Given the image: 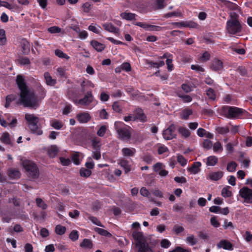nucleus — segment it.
Returning <instances> with one entry per match:
<instances>
[{"label": "nucleus", "instance_id": "obj_5", "mask_svg": "<svg viewBox=\"0 0 252 252\" xmlns=\"http://www.w3.org/2000/svg\"><path fill=\"white\" fill-rule=\"evenodd\" d=\"M68 95L69 98L77 106L89 105L93 100V96L91 92H88L83 98L79 100L77 98L71 96L69 94Z\"/></svg>", "mask_w": 252, "mask_h": 252}, {"label": "nucleus", "instance_id": "obj_37", "mask_svg": "<svg viewBox=\"0 0 252 252\" xmlns=\"http://www.w3.org/2000/svg\"><path fill=\"white\" fill-rule=\"evenodd\" d=\"M192 114V111L191 109H186L182 111L181 114V117L182 119L187 120L189 116Z\"/></svg>", "mask_w": 252, "mask_h": 252}, {"label": "nucleus", "instance_id": "obj_21", "mask_svg": "<svg viewBox=\"0 0 252 252\" xmlns=\"http://www.w3.org/2000/svg\"><path fill=\"white\" fill-rule=\"evenodd\" d=\"M201 165V164L200 162H196L188 169V171L191 174H196L200 171V167Z\"/></svg>", "mask_w": 252, "mask_h": 252}, {"label": "nucleus", "instance_id": "obj_35", "mask_svg": "<svg viewBox=\"0 0 252 252\" xmlns=\"http://www.w3.org/2000/svg\"><path fill=\"white\" fill-rule=\"evenodd\" d=\"M66 229L65 226L61 225H57L55 227V232L57 234L59 235H62L64 234L66 232Z\"/></svg>", "mask_w": 252, "mask_h": 252}, {"label": "nucleus", "instance_id": "obj_59", "mask_svg": "<svg viewBox=\"0 0 252 252\" xmlns=\"http://www.w3.org/2000/svg\"><path fill=\"white\" fill-rule=\"evenodd\" d=\"M80 212L77 210H74L71 212H69L68 215L72 219H77L79 216Z\"/></svg>", "mask_w": 252, "mask_h": 252}, {"label": "nucleus", "instance_id": "obj_55", "mask_svg": "<svg viewBox=\"0 0 252 252\" xmlns=\"http://www.w3.org/2000/svg\"><path fill=\"white\" fill-rule=\"evenodd\" d=\"M140 193L141 195L148 198L150 197V193L149 190L145 187H142L140 190Z\"/></svg>", "mask_w": 252, "mask_h": 252}, {"label": "nucleus", "instance_id": "obj_64", "mask_svg": "<svg viewBox=\"0 0 252 252\" xmlns=\"http://www.w3.org/2000/svg\"><path fill=\"white\" fill-rule=\"evenodd\" d=\"M60 160L61 164L63 166H68L71 163V161L69 158L61 157Z\"/></svg>", "mask_w": 252, "mask_h": 252}, {"label": "nucleus", "instance_id": "obj_14", "mask_svg": "<svg viewBox=\"0 0 252 252\" xmlns=\"http://www.w3.org/2000/svg\"><path fill=\"white\" fill-rule=\"evenodd\" d=\"M223 176V172L218 171L209 173L207 176V179L212 181H217L220 179Z\"/></svg>", "mask_w": 252, "mask_h": 252}, {"label": "nucleus", "instance_id": "obj_36", "mask_svg": "<svg viewBox=\"0 0 252 252\" xmlns=\"http://www.w3.org/2000/svg\"><path fill=\"white\" fill-rule=\"evenodd\" d=\"M121 17L127 20H132L135 19V14L132 13L123 12L121 14Z\"/></svg>", "mask_w": 252, "mask_h": 252}, {"label": "nucleus", "instance_id": "obj_20", "mask_svg": "<svg viewBox=\"0 0 252 252\" xmlns=\"http://www.w3.org/2000/svg\"><path fill=\"white\" fill-rule=\"evenodd\" d=\"M186 242L190 246H194L198 242V240L193 234H188L186 238Z\"/></svg>", "mask_w": 252, "mask_h": 252}, {"label": "nucleus", "instance_id": "obj_60", "mask_svg": "<svg viewBox=\"0 0 252 252\" xmlns=\"http://www.w3.org/2000/svg\"><path fill=\"white\" fill-rule=\"evenodd\" d=\"M178 162L183 166L186 165L187 163V160L182 155H179L177 157Z\"/></svg>", "mask_w": 252, "mask_h": 252}, {"label": "nucleus", "instance_id": "obj_18", "mask_svg": "<svg viewBox=\"0 0 252 252\" xmlns=\"http://www.w3.org/2000/svg\"><path fill=\"white\" fill-rule=\"evenodd\" d=\"M211 68L214 71L221 70L223 68L222 62L220 60L215 59L212 62Z\"/></svg>", "mask_w": 252, "mask_h": 252}, {"label": "nucleus", "instance_id": "obj_28", "mask_svg": "<svg viewBox=\"0 0 252 252\" xmlns=\"http://www.w3.org/2000/svg\"><path fill=\"white\" fill-rule=\"evenodd\" d=\"M231 187L228 186L224 187L221 190V194L223 197H229L232 195V192L230 190Z\"/></svg>", "mask_w": 252, "mask_h": 252}, {"label": "nucleus", "instance_id": "obj_6", "mask_svg": "<svg viewBox=\"0 0 252 252\" xmlns=\"http://www.w3.org/2000/svg\"><path fill=\"white\" fill-rule=\"evenodd\" d=\"M226 30L230 34H235L241 31V26L236 18L232 19L227 22Z\"/></svg>", "mask_w": 252, "mask_h": 252}, {"label": "nucleus", "instance_id": "obj_51", "mask_svg": "<svg viewBox=\"0 0 252 252\" xmlns=\"http://www.w3.org/2000/svg\"><path fill=\"white\" fill-rule=\"evenodd\" d=\"M206 94L208 98L211 100H215L216 98V94L214 90L209 88L206 92Z\"/></svg>", "mask_w": 252, "mask_h": 252}, {"label": "nucleus", "instance_id": "obj_13", "mask_svg": "<svg viewBox=\"0 0 252 252\" xmlns=\"http://www.w3.org/2000/svg\"><path fill=\"white\" fill-rule=\"evenodd\" d=\"M25 119L27 121L29 127L31 125L37 124L39 118L34 114L27 113L25 114Z\"/></svg>", "mask_w": 252, "mask_h": 252}, {"label": "nucleus", "instance_id": "obj_25", "mask_svg": "<svg viewBox=\"0 0 252 252\" xmlns=\"http://www.w3.org/2000/svg\"><path fill=\"white\" fill-rule=\"evenodd\" d=\"M44 77L47 85L54 86L56 84V80L53 79L48 72L44 73Z\"/></svg>", "mask_w": 252, "mask_h": 252}, {"label": "nucleus", "instance_id": "obj_38", "mask_svg": "<svg viewBox=\"0 0 252 252\" xmlns=\"http://www.w3.org/2000/svg\"><path fill=\"white\" fill-rule=\"evenodd\" d=\"M91 174V170L87 169L85 168H82L80 170V175L82 177L88 178L90 177Z\"/></svg>", "mask_w": 252, "mask_h": 252}, {"label": "nucleus", "instance_id": "obj_24", "mask_svg": "<svg viewBox=\"0 0 252 252\" xmlns=\"http://www.w3.org/2000/svg\"><path fill=\"white\" fill-rule=\"evenodd\" d=\"M218 162V158L215 156H211L208 157L206 159L207 166H215Z\"/></svg>", "mask_w": 252, "mask_h": 252}, {"label": "nucleus", "instance_id": "obj_3", "mask_svg": "<svg viewBox=\"0 0 252 252\" xmlns=\"http://www.w3.org/2000/svg\"><path fill=\"white\" fill-rule=\"evenodd\" d=\"M21 162L30 177L32 179H36L38 177L39 171L34 162L26 158H22Z\"/></svg>", "mask_w": 252, "mask_h": 252}, {"label": "nucleus", "instance_id": "obj_30", "mask_svg": "<svg viewBox=\"0 0 252 252\" xmlns=\"http://www.w3.org/2000/svg\"><path fill=\"white\" fill-rule=\"evenodd\" d=\"M82 92H84L86 90V88L88 87L94 88V84L90 80H84L81 84Z\"/></svg>", "mask_w": 252, "mask_h": 252}, {"label": "nucleus", "instance_id": "obj_46", "mask_svg": "<svg viewBox=\"0 0 252 252\" xmlns=\"http://www.w3.org/2000/svg\"><path fill=\"white\" fill-rule=\"evenodd\" d=\"M107 129V126L105 125H103L100 127L97 131V134L100 137H103L105 135Z\"/></svg>", "mask_w": 252, "mask_h": 252}, {"label": "nucleus", "instance_id": "obj_4", "mask_svg": "<svg viewBox=\"0 0 252 252\" xmlns=\"http://www.w3.org/2000/svg\"><path fill=\"white\" fill-rule=\"evenodd\" d=\"M114 126L118 135V137L120 139L128 140L130 138L131 133L123 122H116Z\"/></svg>", "mask_w": 252, "mask_h": 252}, {"label": "nucleus", "instance_id": "obj_26", "mask_svg": "<svg viewBox=\"0 0 252 252\" xmlns=\"http://www.w3.org/2000/svg\"><path fill=\"white\" fill-rule=\"evenodd\" d=\"M47 152L51 158H54L58 153V148L56 145H52L48 148Z\"/></svg>", "mask_w": 252, "mask_h": 252}, {"label": "nucleus", "instance_id": "obj_45", "mask_svg": "<svg viewBox=\"0 0 252 252\" xmlns=\"http://www.w3.org/2000/svg\"><path fill=\"white\" fill-rule=\"evenodd\" d=\"M185 230L184 228L181 225L178 224H175L173 227L172 231L176 234H179L183 232Z\"/></svg>", "mask_w": 252, "mask_h": 252}, {"label": "nucleus", "instance_id": "obj_39", "mask_svg": "<svg viewBox=\"0 0 252 252\" xmlns=\"http://www.w3.org/2000/svg\"><path fill=\"white\" fill-rule=\"evenodd\" d=\"M81 8L84 13H88L92 8V5L89 2H86L82 4Z\"/></svg>", "mask_w": 252, "mask_h": 252}, {"label": "nucleus", "instance_id": "obj_62", "mask_svg": "<svg viewBox=\"0 0 252 252\" xmlns=\"http://www.w3.org/2000/svg\"><path fill=\"white\" fill-rule=\"evenodd\" d=\"M171 244V243L166 239H162L160 242V246L162 248L167 249Z\"/></svg>", "mask_w": 252, "mask_h": 252}, {"label": "nucleus", "instance_id": "obj_32", "mask_svg": "<svg viewBox=\"0 0 252 252\" xmlns=\"http://www.w3.org/2000/svg\"><path fill=\"white\" fill-rule=\"evenodd\" d=\"M80 246L85 249H91L93 247V244L90 240L85 239L82 242L80 243Z\"/></svg>", "mask_w": 252, "mask_h": 252}, {"label": "nucleus", "instance_id": "obj_57", "mask_svg": "<svg viewBox=\"0 0 252 252\" xmlns=\"http://www.w3.org/2000/svg\"><path fill=\"white\" fill-rule=\"evenodd\" d=\"M202 145L203 147L207 150L210 149L213 147L212 142L210 140L207 139L204 140Z\"/></svg>", "mask_w": 252, "mask_h": 252}, {"label": "nucleus", "instance_id": "obj_8", "mask_svg": "<svg viewBox=\"0 0 252 252\" xmlns=\"http://www.w3.org/2000/svg\"><path fill=\"white\" fill-rule=\"evenodd\" d=\"M239 194L244 199L245 203H252V189L243 187L239 190Z\"/></svg>", "mask_w": 252, "mask_h": 252}, {"label": "nucleus", "instance_id": "obj_58", "mask_svg": "<svg viewBox=\"0 0 252 252\" xmlns=\"http://www.w3.org/2000/svg\"><path fill=\"white\" fill-rule=\"evenodd\" d=\"M198 25L197 23L192 21H186L185 27H189L190 28H197Z\"/></svg>", "mask_w": 252, "mask_h": 252}, {"label": "nucleus", "instance_id": "obj_61", "mask_svg": "<svg viewBox=\"0 0 252 252\" xmlns=\"http://www.w3.org/2000/svg\"><path fill=\"white\" fill-rule=\"evenodd\" d=\"M48 31L51 33H55L61 32V29L60 28L58 27L53 26L48 28Z\"/></svg>", "mask_w": 252, "mask_h": 252}, {"label": "nucleus", "instance_id": "obj_11", "mask_svg": "<svg viewBox=\"0 0 252 252\" xmlns=\"http://www.w3.org/2000/svg\"><path fill=\"white\" fill-rule=\"evenodd\" d=\"M0 141L5 145L12 146L14 140L8 132H4L0 136Z\"/></svg>", "mask_w": 252, "mask_h": 252}, {"label": "nucleus", "instance_id": "obj_50", "mask_svg": "<svg viewBox=\"0 0 252 252\" xmlns=\"http://www.w3.org/2000/svg\"><path fill=\"white\" fill-rule=\"evenodd\" d=\"M69 238L72 241H76L79 238L78 232L77 230H72L69 234Z\"/></svg>", "mask_w": 252, "mask_h": 252}, {"label": "nucleus", "instance_id": "obj_48", "mask_svg": "<svg viewBox=\"0 0 252 252\" xmlns=\"http://www.w3.org/2000/svg\"><path fill=\"white\" fill-rule=\"evenodd\" d=\"M9 176L11 178H18L20 177V173L17 170H10L9 171Z\"/></svg>", "mask_w": 252, "mask_h": 252}, {"label": "nucleus", "instance_id": "obj_1", "mask_svg": "<svg viewBox=\"0 0 252 252\" xmlns=\"http://www.w3.org/2000/svg\"><path fill=\"white\" fill-rule=\"evenodd\" d=\"M16 83L20 90L19 103L24 107L35 108L38 106V101L33 91L28 90L22 76L18 75Z\"/></svg>", "mask_w": 252, "mask_h": 252}, {"label": "nucleus", "instance_id": "obj_27", "mask_svg": "<svg viewBox=\"0 0 252 252\" xmlns=\"http://www.w3.org/2000/svg\"><path fill=\"white\" fill-rule=\"evenodd\" d=\"M31 132L32 133H34L37 135H42L43 133V131L38 126L37 124L31 125L29 127Z\"/></svg>", "mask_w": 252, "mask_h": 252}, {"label": "nucleus", "instance_id": "obj_53", "mask_svg": "<svg viewBox=\"0 0 252 252\" xmlns=\"http://www.w3.org/2000/svg\"><path fill=\"white\" fill-rule=\"evenodd\" d=\"M85 166L87 169L91 170L94 166V163L92 161L91 158H88V161L85 163Z\"/></svg>", "mask_w": 252, "mask_h": 252}, {"label": "nucleus", "instance_id": "obj_17", "mask_svg": "<svg viewBox=\"0 0 252 252\" xmlns=\"http://www.w3.org/2000/svg\"><path fill=\"white\" fill-rule=\"evenodd\" d=\"M121 152L123 157H131L135 155L136 151L134 148H124L122 149Z\"/></svg>", "mask_w": 252, "mask_h": 252}, {"label": "nucleus", "instance_id": "obj_9", "mask_svg": "<svg viewBox=\"0 0 252 252\" xmlns=\"http://www.w3.org/2000/svg\"><path fill=\"white\" fill-rule=\"evenodd\" d=\"M176 127L174 125H171L167 128L164 130L162 132L163 138L166 140H171L176 137Z\"/></svg>", "mask_w": 252, "mask_h": 252}, {"label": "nucleus", "instance_id": "obj_12", "mask_svg": "<svg viewBox=\"0 0 252 252\" xmlns=\"http://www.w3.org/2000/svg\"><path fill=\"white\" fill-rule=\"evenodd\" d=\"M77 120L81 124L87 123L91 119V116L87 112H82L77 114Z\"/></svg>", "mask_w": 252, "mask_h": 252}, {"label": "nucleus", "instance_id": "obj_40", "mask_svg": "<svg viewBox=\"0 0 252 252\" xmlns=\"http://www.w3.org/2000/svg\"><path fill=\"white\" fill-rule=\"evenodd\" d=\"M92 146L95 150H100L101 143L100 140L95 138L92 140Z\"/></svg>", "mask_w": 252, "mask_h": 252}, {"label": "nucleus", "instance_id": "obj_52", "mask_svg": "<svg viewBox=\"0 0 252 252\" xmlns=\"http://www.w3.org/2000/svg\"><path fill=\"white\" fill-rule=\"evenodd\" d=\"M79 153H76L72 155L71 158L73 163L76 165H79L80 163V160L79 158Z\"/></svg>", "mask_w": 252, "mask_h": 252}, {"label": "nucleus", "instance_id": "obj_42", "mask_svg": "<svg viewBox=\"0 0 252 252\" xmlns=\"http://www.w3.org/2000/svg\"><path fill=\"white\" fill-rule=\"evenodd\" d=\"M94 230L98 234H99L101 235L107 236V237H111V234L109 232H108L107 230H106L105 229L96 227L94 229Z\"/></svg>", "mask_w": 252, "mask_h": 252}, {"label": "nucleus", "instance_id": "obj_19", "mask_svg": "<svg viewBox=\"0 0 252 252\" xmlns=\"http://www.w3.org/2000/svg\"><path fill=\"white\" fill-rule=\"evenodd\" d=\"M103 28L107 31L112 32L115 34L119 33V30L118 28L115 27L111 23H104L102 25Z\"/></svg>", "mask_w": 252, "mask_h": 252}, {"label": "nucleus", "instance_id": "obj_22", "mask_svg": "<svg viewBox=\"0 0 252 252\" xmlns=\"http://www.w3.org/2000/svg\"><path fill=\"white\" fill-rule=\"evenodd\" d=\"M91 44L93 48L98 52H101L105 47L104 44L99 43L96 40L92 41L91 42Z\"/></svg>", "mask_w": 252, "mask_h": 252}, {"label": "nucleus", "instance_id": "obj_10", "mask_svg": "<svg viewBox=\"0 0 252 252\" xmlns=\"http://www.w3.org/2000/svg\"><path fill=\"white\" fill-rule=\"evenodd\" d=\"M164 2V0H150L149 5L152 9H160L165 6Z\"/></svg>", "mask_w": 252, "mask_h": 252}, {"label": "nucleus", "instance_id": "obj_43", "mask_svg": "<svg viewBox=\"0 0 252 252\" xmlns=\"http://www.w3.org/2000/svg\"><path fill=\"white\" fill-rule=\"evenodd\" d=\"M55 55L60 58H64L66 60H68L69 59V57L66 54L64 53L63 51L59 49H56L55 51Z\"/></svg>", "mask_w": 252, "mask_h": 252}, {"label": "nucleus", "instance_id": "obj_23", "mask_svg": "<svg viewBox=\"0 0 252 252\" xmlns=\"http://www.w3.org/2000/svg\"><path fill=\"white\" fill-rule=\"evenodd\" d=\"M21 46L22 49V52L24 54H26L30 52V45L27 40L22 39L21 41Z\"/></svg>", "mask_w": 252, "mask_h": 252}, {"label": "nucleus", "instance_id": "obj_16", "mask_svg": "<svg viewBox=\"0 0 252 252\" xmlns=\"http://www.w3.org/2000/svg\"><path fill=\"white\" fill-rule=\"evenodd\" d=\"M219 249H223L224 250L231 251L233 250V246L231 243L227 240H223L220 241L217 245Z\"/></svg>", "mask_w": 252, "mask_h": 252}, {"label": "nucleus", "instance_id": "obj_34", "mask_svg": "<svg viewBox=\"0 0 252 252\" xmlns=\"http://www.w3.org/2000/svg\"><path fill=\"white\" fill-rule=\"evenodd\" d=\"M213 150L215 153H220L223 150V147L221 143L219 141H217L213 144Z\"/></svg>", "mask_w": 252, "mask_h": 252}, {"label": "nucleus", "instance_id": "obj_47", "mask_svg": "<svg viewBox=\"0 0 252 252\" xmlns=\"http://www.w3.org/2000/svg\"><path fill=\"white\" fill-rule=\"evenodd\" d=\"M237 165L235 162L232 161L228 163L226 169L228 171L233 172L236 170Z\"/></svg>", "mask_w": 252, "mask_h": 252}, {"label": "nucleus", "instance_id": "obj_54", "mask_svg": "<svg viewBox=\"0 0 252 252\" xmlns=\"http://www.w3.org/2000/svg\"><path fill=\"white\" fill-rule=\"evenodd\" d=\"M217 131L221 134L227 133L229 132V129L228 127H218L216 128Z\"/></svg>", "mask_w": 252, "mask_h": 252}, {"label": "nucleus", "instance_id": "obj_33", "mask_svg": "<svg viewBox=\"0 0 252 252\" xmlns=\"http://www.w3.org/2000/svg\"><path fill=\"white\" fill-rule=\"evenodd\" d=\"M51 126L55 129L59 130L63 127V124L61 121L54 120L51 122Z\"/></svg>", "mask_w": 252, "mask_h": 252}, {"label": "nucleus", "instance_id": "obj_15", "mask_svg": "<svg viewBox=\"0 0 252 252\" xmlns=\"http://www.w3.org/2000/svg\"><path fill=\"white\" fill-rule=\"evenodd\" d=\"M118 164L124 169L125 173H127L131 170V165L129 164L127 160L121 158L119 160Z\"/></svg>", "mask_w": 252, "mask_h": 252}, {"label": "nucleus", "instance_id": "obj_29", "mask_svg": "<svg viewBox=\"0 0 252 252\" xmlns=\"http://www.w3.org/2000/svg\"><path fill=\"white\" fill-rule=\"evenodd\" d=\"M0 6L5 7L12 11H15L18 9V6L16 5L11 4L6 1H2Z\"/></svg>", "mask_w": 252, "mask_h": 252}, {"label": "nucleus", "instance_id": "obj_2", "mask_svg": "<svg viewBox=\"0 0 252 252\" xmlns=\"http://www.w3.org/2000/svg\"><path fill=\"white\" fill-rule=\"evenodd\" d=\"M133 239L136 242L137 252H155L154 244L149 238L144 235L140 231H133L132 233Z\"/></svg>", "mask_w": 252, "mask_h": 252}, {"label": "nucleus", "instance_id": "obj_41", "mask_svg": "<svg viewBox=\"0 0 252 252\" xmlns=\"http://www.w3.org/2000/svg\"><path fill=\"white\" fill-rule=\"evenodd\" d=\"M178 130L182 136L184 137H189L190 135V131L188 129L184 127H180L179 128Z\"/></svg>", "mask_w": 252, "mask_h": 252}, {"label": "nucleus", "instance_id": "obj_49", "mask_svg": "<svg viewBox=\"0 0 252 252\" xmlns=\"http://www.w3.org/2000/svg\"><path fill=\"white\" fill-rule=\"evenodd\" d=\"M112 108L114 111L118 113L122 112V106L120 105L118 101L114 102L112 105Z\"/></svg>", "mask_w": 252, "mask_h": 252}, {"label": "nucleus", "instance_id": "obj_7", "mask_svg": "<svg viewBox=\"0 0 252 252\" xmlns=\"http://www.w3.org/2000/svg\"><path fill=\"white\" fill-rule=\"evenodd\" d=\"M227 114L226 117L229 119H236L239 117L243 113L242 109L232 106H227Z\"/></svg>", "mask_w": 252, "mask_h": 252}, {"label": "nucleus", "instance_id": "obj_31", "mask_svg": "<svg viewBox=\"0 0 252 252\" xmlns=\"http://www.w3.org/2000/svg\"><path fill=\"white\" fill-rule=\"evenodd\" d=\"M7 38L5 32L3 29H0V46H4L6 44Z\"/></svg>", "mask_w": 252, "mask_h": 252}, {"label": "nucleus", "instance_id": "obj_44", "mask_svg": "<svg viewBox=\"0 0 252 252\" xmlns=\"http://www.w3.org/2000/svg\"><path fill=\"white\" fill-rule=\"evenodd\" d=\"M36 203L38 207L43 210L46 209L48 207V205L41 198H37Z\"/></svg>", "mask_w": 252, "mask_h": 252}, {"label": "nucleus", "instance_id": "obj_63", "mask_svg": "<svg viewBox=\"0 0 252 252\" xmlns=\"http://www.w3.org/2000/svg\"><path fill=\"white\" fill-rule=\"evenodd\" d=\"M89 219L90 220L92 221V222L93 223L96 224V225H98V226H99L101 227H103V225L101 224L100 221L96 218H95L94 217L91 216L89 217Z\"/></svg>", "mask_w": 252, "mask_h": 252}, {"label": "nucleus", "instance_id": "obj_56", "mask_svg": "<svg viewBox=\"0 0 252 252\" xmlns=\"http://www.w3.org/2000/svg\"><path fill=\"white\" fill-rule=\"evenodd\" d=\"M88 29L95 33H99L100 32V30L101 29V27L99 26L97 27H95L94 26L90 25L88 27Z\"/></svg>", "mask_w": 252, "mask_h": 252}]
</instances>
